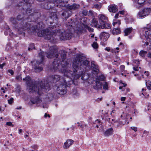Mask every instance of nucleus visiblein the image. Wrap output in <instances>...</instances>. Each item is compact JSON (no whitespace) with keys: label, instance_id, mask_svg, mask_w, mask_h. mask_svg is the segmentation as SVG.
Wrapping results in <instances>:
<instances>
[{"label":"nucleus","instance_id":"f257e3e1","mask_svg":"<svg viewBox=\"0 0 151 151\" xmlns=\"http://www.w3.org/2000/svg\"><path fill=\"white\" fill-rule=\"evenodd\" d=\"M58 51V48L56 46H53L50 48L49 52L46 53L42 52L39 54V57L40 58V61L34 60L31 62L33 65V68L34 69L35 71L36 72H40L42 70V68L39 65L42 63L44 59L45 55L49 58H51L55 56V59H54L50 69L54 71H56L59 68V65L60 62L61 64L63 67H65L67 65V63L65 61L66 57V53L65 51H62L60 53V55L62 61L59 60L58 58L59 55L56 54Z\"/></svg>","mask_w":151,"mask_h":151},{"label":"nucleus","instance_id":"f03ea898","mask_svg":"<svg viewBox=\"0 0 151 151\" xmlns=\"http://www.w3.org/2000/svg\"><path fill=\"white\" fill-rule=\"evenodd\" d=\"M89 65V61L86 59L85 56L81 55H77L73 60L72 66L73 72L66 69L65 70L64 74L72 78V80H76L81 76L82 80H87L89 76L88 74L85 73L84 70Z\"/></svg>","mask_w":151,"mask_h":151},{"label":"nucleus","instance_id":"7ed1b4c3","mask_svg":"<svg viewBox=\"0 0 151 151\" xmlns=\"http://www.w3.org/2000/svg\"><path fill=\"white\" fill-rule=\"evenodd\" d=\"M23 80L26 81L27 89L29 92L37 91L40 95L43 92H46L50 90V86L47 81H42L39 83L32 81L28 76L23 78Z\"/></svg>","mask_w":151,"mask_h":151},{"label":"nucleus","instance_id":"20e7f679","mask_svg":"<svg viewBox=\"0 0 151 151\" xmlns=\"http://www.w3.org/2000/svg\"><path fill=\"white\" fill-rule=\"evenodd\" d=\"M80 22V19H75L74 21L71 20L70 22H69L68 25L73 27L75 32L78 34L83 32L84 28L88 29L90 32H91L93 31V28L90 27L87 25L81 24Z\"/></svg>","mask_w":151,"mask_h":151},{"label":"nucleus","instance_id":"39448f33","mask_svg":"<svg viewBox=\"0 0 151 151\" xmlns=\"http://www.w3.org/2000/svg\"><path fill=\"white\" fill-rule=\"evenodd\" d=\"M56 35H58L61 40H67L71 39L72 33L69 29H67L63 32L60 30H58Z\"/></svg>","mask_w":151,"mask_h":151},{"label":"nucleus","instance_id":"423d86ee","mask_svg":"<svg viewBox=\"0 0 151 151\" xmlns=\"http://www.w3.org/2000/svg\"><path fill=\"white\" fill-rule=\"evenodd\" d=\"M65 76L66 77L64 78L62 80L63 81L62 82L60 85L58 86L57 89H65L66 86L70 85L73 83V81L72 80V78L69 76H66L64 74Z\"/></svg>","mask_w":151,"mask_h":151},{"label":"nucleus","instance_id":"0eeeda50","mask_svg":"<svg viewBox=\"0 0 151 151\" xmlns=\"http://www.w3.org/2000/svg\"><path fill=\"white\" fill-rule=\"evenodd\" d=\"M38 36L40 37L43 36L47 40H50L52 37V33L49 29L46 31L43 30L39 31L37 33Z\"/></svg>","mask_w":151,"mask_h":151},{"label":"nucleus","instance_id":"6e6552de","mask_svg":"<svg viewBox=\"0 0 151 151\" xmlns=\"http://www.w3.org/2000/svg\"><path fill=\"white\" fill-rule=\"evenodd\" d=\"M27 21V19L25 20L24 21L25 23V25H26V26H24L23 27L21 26L19 27V28H18V30L19 31H23L24 30H26V29H29V32H34L35 31H36L37 30L35 26H32V27H30V25L28 24V23H27L25 21Z\"/></svg>","mask_w":151,"mask_h":151},{"label":"nucleus","instance_id":"1a4fd4ad","mask_svg":"<svg viewBox=\"0 0 151 151\" xmlns=\"http://www.w3.org/2000/svg\"><path fill=\"white\" fill-rule=\"evenodd\" d=\"M151 11V9L150 8H145L139 12L138 15L140 17H143L148 15Z\"/></svg>","mask_w":151,"mask_h":151},{"label":"nucleus","instance_id":"9d476101","mask_svg":"<svg viewBox=\"0 0 151 151\" xmlns=\"http://www.w3.org/2000/svg\"><path fill=\"white\" fill-rule=\"evenodd\" d=\"M67 2L63 0H56L54 2V6L59 8L64 7L66 6Z\"/></svg>","mask_w":151,"mask_h":151},{"label":"nucleus","instance_id":"9b49d317","mask_svg":"<svg viewBox=\"0 0 151 151\" xmlns=\"http://www.w3.org/2000/svg\"><path fill=\"white\" fill-rule=\"evenodd\" d=\"M72 14L71 10L68 9L67 10L63 11L61 14L62 18L63 19H66L69 17Z\"/></svg>","mask_w":151,"mask_h":151},{"label":"nucleus","instance_id":"f8f14e48","mask_svg":"<svg viewBox=\"0 0 151 151\" xmlns=\"http://www.w3.org/2000/svg\"><path fill=\"white\" fill-rule=\"evenodd\" d=\"M30 101L33 104H36L37 106L42 102V100L40 97H35L31 98Z\"/></svg>","mask_w":151,"mask_h":151},{"label":"nucleus","instance_id":"ddd939ff","mask_svg":"<svg viewBox=\"0 0 151 151\" xmlns=\"http://www.w3.org/2000/svg\"><path fill=\"white\" fill-rule=\"evenodd\" d=\"M143 31V34L146 38L151 39V27L149 28H145Z\"/></svg>","mask_w":151,"mask_h":151},{"label":"nucleus","instance_id":"4468645a","mask_svg":"<svg viewBox=\"0 0 151 151\" xmlns=\"http://www.w3.org/2000/svg\"><path fill=\"white\" fill-rule=\"evenodd\" d=\"M80 7V5L76 3H74L71 5H68L66 6L67 8L70 10H76L78 9Z\"/></svg>","mask_w":151,"mask_h":151},{"label":"nucleus","instance_id":"2eb2a0df","mask_svg":"<svg viewBox=\"0 0 151 151\" xmlns=\"http://www.w3.org/2000/svg\"><path fill=\"white\" fill-rule=\"evenodd\" d=\"M91 68L93 72L96 74H98L99 73V70L98 65L96 64L95 62L92 61L91 62Z\"/></svg>","mask_w":151,"mask_h":151},{"label":"nucleus","instance_id":"dca6fc26","mask_svg":"<svg viewBox=\"0 0 151 151\" xmlns=\"http://www.w3.org/2000/svg\"><path fill=\"white\" fill-rule=\"evenodd\" d=\"M100 35L101 36V38L104 41H106L110 36L109 33L104 32H102L101 33Z\"/></svg>","mask_w":151,"mask_h":151},{"label":"nucleus","instance_id":"f3484780","mask_svg":"<svg viewBox=\"0 0 151 151\" xmlns=\"http://www.w3.org/2000/svg\"><path fill=\"white\" fill-rule=\"evenodd\" d=\"M74 141L71 139H68L64 143L63 145V148L65 149H67L69 147L72 145Z\"/></svg>","mask_w":151,"mask_h":151},{"label":"nucleus","instance_id":"a211bd4d","mask_svg":"<svg viewBox=\"0 0 151 151\" xmlns=\"http://www.w3.org/2000/svg\"><path fill=\"white\" fill-rule=\"evenodd\" d=\"M98 18L99 22L100 24H103L104 22H106L107 20V18L106 16L103 14L99 15Z\"/></svg>","mask_w":151,"mask_h":151},{"label":"nucleus","instance_id":"6ab92c4d","mask_svg":"<svg viewBox=\"0 0 151 151\" xmlns=\"http://www.w3.org/2000/svg\"><path fill=\"white\" fill-rule=\"evenodd\" d=\"M113 129L112 128L108 129L104 133V135L106 137L111 135L113 133Z\"/></svg>","mask_w":151,"mask_h":151},{"label":"nucleus","instance_id":"aec40b11","mask_svg":"<svg viewBox=\"0 0 151 151\" xmlns=\"http://www.w3.org/2000/svg\"><path fill=\"white\" fill-rule=\"evenodd\" d=\"M91 25L93 27H95L98 28H100L101 24H98V21L95 19H93L92 20Z\"/></svg>","mask_w":151,"mask_h":151},{"label":"nucleus","instance_id":"412c9836","mask_svg":"<svg viewBox=\"0 0 151 151\" xmlns=\"http://www.w3.org/2000/svg\"><path fill=\"white\" fill-rule=\"evenodd\" d=\"M108 9L110 12L113 13H115L118 11L115 5H112L109 6L108 7Z\"/></svg>","mask_w":151,"mask_h":151},{"label":"nucleus","instance_id":"4be33fe9","mask_svg":"<svg viewBox=\"0 0 151 151\" xmlns=\"http://www.w3.org/2000/svg\"><path fill=\"white\" fill-rule=\"evenodd\" d=\"M102 83L98 80L96 81V84L93 86V88L95 89L99 90L102 88Z\"/></svg>","mask_w":151,"mask_h":151},{"label":"nucleus","instance_id":"5701e85b","mask_svg":"<svg viewBox=\"0 0 151 151\" xmlns=\"http://www.w3.org/2000/svg\"><path fill=\"white\" fill-rule=\"evenodd\" d=\"M50 78L52 79L53 82H56L60 80V76L58 75H52Z\"/></svg>","mask_w":151,"mask_h":151},{"label":"nucleus","instance_id":"b1692460","mask_svg":"<svg viewBox=\"0 0 151 151\" xmlns=\"http://www.w3.org/2000/svg\"><path fill=\"white\" fill-rule=\"evenodd\" d=\"M100 28L101 29H109L110 28V26L109 24L108 23L104 22L102 24H101Z\"/></svg>","mask_w":151,"mask_h":151},{"label":"nucleus","instance_id":"393cba45","mask_svg":"<svg viewBox=\"0 0 151 151\" xmlns=\"http://www.w3.org/2000/svg\"><path fill=\"white\" fill-rule=\"evenodd\" d=\"M112 33L114 35H118L120 33V30L119 28H114L112 31Z\"/></svg>","mask_w":151,"mask_h":151},{"label":"nucleus","instance_id":"a878e982","mask_svg":"<svg viewBox=\"0 0 151 151\" xmlns=\"http://www.w3.org/2000/svg\"><path fill=\"white\" fill-rule=\"evenodd\" d=\"M132 31V27L128 28L125 29L124 31L125 35L127 36Z\"/></svg>","mask_w":151,"mask_h":151},{"label":"nucleus","instance_id":"bb28decb","mask_svg":"<svg viewBox=\"0 0 151 151\" xmlns=\"http://www.w3.org/2000/svg\"><path fill=\"white\" fill-rule=\"evenodd\" d=\"M58 93L60 95H63L66 93V89H57Z\"/></svg>","mask_w":151,"mask_h":151},{"label":"nucleus","instance_id":"cd10ccee","mask_svg":"<svg viewBox=\"0 0 151 151\" xmlns=\"http://www.w3.org/2000/svg\"><path fill=\"white\" fill-rule=\"evenodd\" d=\"M125 123V122L124 123L123 121H120V120L115 122V124H116L117 127H121L122 125H124Z\"/></svg>","mask_w":151,"mask_h":151},{"label":"nucleus","instance_id":"c85d7f7f","mask_svg":"<svg viewBox=\"0 0 151 151\" xmlns=\"http://www.w3.org/2000/svg\"><path fill=\"white\" fill-rule=\"evenodd\" d=\"M50 17L53 20V21H54V20L56 21L57 20L58 17L56 13H53V14H52L51 16H50Z\"/></svg>","mask_w":151,"mask_h":151},{"label":"nucleus","instance_id":"c756f323","mask_svg":"<svg viewBox=\"0 0 151 151\" xmlns=\"http://www.w3.org/2000/svg\"><path fill=\"white\" fill-rule=\"evenodd\" d=\"M120 24L121 22L119 20H114L113 23V25L114 26H116L117 27H119Z\"/></svg>","mask_w":151,"mask_h":151},{"label":"nucleus","instance_id":"7c9ffc66","mask_svg":"<svg viewBox=\"0 0 151 151\" xmlns=\"http://www.w3.org/2000/svg\"><path fill=\"white\" fill-rule=\"evenodd\" d=\"M102 6L101 4L99 3L94 4L93 6V8H94L97 9H99Z\"/></svg>","mask_w":151,"mask_h":151},{"label":"nucleus","instance_id":"2f4dec72","mask_svg":"<svg viewBox=\"0 0 151 151\" xmlns=\"http://www.w3.org/2000/svg\"><path fill=\"white\" fill-rule=\"evenodd\" d=\"M42 22H40L38 23L36 26H35L37 30H39L42 29Z\"/></svg>","mask_w":151,"mask_h":151},{"label":"nucleus","instance_id":"473e14b6","mask_svg":"<svg viewBox=\"0 0 151 151\" xmlns=\"http://www.w3.org/2000/svg\"><path fill=\"white\" fill-rule=\"evenodd\" d=\"M147 53V51L144 50H141L139 52L140 55L142 57H145Z\"/></svg>","mask_w":151,"mask_h":151},{"label":"nucleus","instance_id":"72a5a7b5","mask_svg":"<svg viewBox=\"0 0 151 151\" xmlns=\"http://www.w3.org/2000/svg\"><path fill=\"white\" fill-rule=\"evenodd\" d=\"M105 79V77L104 75H101L99 76L96 80H98L99 82L104 81Z\"/></svg>","mask_w":151,"mask_h":151},{"label":"nucleus","instance_id":"f704fd0d","mask_svg":"<svg viewBox=\"0 0 151 151\" xmlns=\"http://www.w3.org/2000/svg\"><path fill=\"white\" fill-rule=\"evenodd\" d=\"M146 84L148 89L151 90V81H148L147 82H146Z\"/></svg>","mask_w":151,"mask_h":151},{"label":"nucleus","instance_id":"c9c22d12","mask_svg":"<svg viewBox=\"0 0 151 151\" xmlns=\"http://www.w3.org/2000/svg\"><path fill=\"white\" fill-rule=\"evenodd\" d=\"M54 97V96L53 95V94L52 93H49L47 95V98L50 100H51L53 99Z\"/></svg>","mask_w":151,"mask_h":151},{"label":"nucleus","instance_id":"e433bc0d","mask_svg":"<svg viewBox=\"0 0 151 151\" xmlns=\"http://www.w3.org/2000/svg\"><path fill=\"white\" fill-rule=\"evenodd\" d=\"M10 20L11 22L14 25L16 24L17 23L16 19L15 18H11Z\"/></svg>","mask_w":151,"mask_h":151},{"label":"nucleus","instance_id":"4c0bfd02","mask_svg":"<svg viewBox=\"0 0 151 151\" xmlns=\"http://www.w3.org/2000/svg\"><path fill=\"white\" fill-rule=\"evenodd\" d=\"M108 84L106 82L104 83L103 85V89L104 90H108Z\"/></svg>","mask_w":151,"mask_h":151},{"label":"nucleus","instance_id":"58836bf2","mask_svg":"<svg viewBox=\"0 0 151 151\" xmlns=\"http://www.w3.org/2000/svg\"><path fill=\"white\" fill-rule=\"evenodd\" d=\"M92 46L94 48H97L98 47V45L97 43L96 42H94L92 45Z\"/></svg>","mask_w":151,"mask_h":151},{"label":"nucleus","instance_id":"ea45409f","mask_svg":"<svg viewBox=\"0 0 151 151\" xmlns=\"http://www.w3.org/2000/svg\"><path fill=\"white\" fill-rule=\"evenodd\" d=\"M16 79L18 81H21L22 78L21 75L17 76L16 78Z\"/></svg>","mask_w":151,"mask_h":151},{"label":"nucleus","instance_id":"a19ab883","mask_svg":"<svg viewBox=\"0 0 151 151\" xmlns=\"http://www.w3.org/2000/svg\"><path fill=\"white\" fill-rule=\"evenodd\" d=\"M93 13L92 11L89 10V12H88L87 16H93Z\"/></svg>","mask_w":151,"mask_h":151},{"label":"nucleus","instance_id":"79ce46f5","mask_svg":"<svg viewBox=\"0 0 151 151\" xmlns=\"http://www.w3.org/2000/svg\"><path fill=\"white\" fill-rule=\"evenodd\" d=\"M23 15H19L17 17V19L18 20H20L22 19L23 18Z\"/></svg>","mask_w":151,"mask_h":151},{"label":"nucleus","instance_id":"37998d69","mask_svg":"<svg viewBox=\"0 0 151 151\" xmlns=\"http://www.w3.org/2000/svg\"><path fill=\"white\" fill-rule=\"evenodd\" d=\"M35 49V47L34 46V45L33 44H32L30 45V47H29L28 48V50H30V49Z\"/></svg>","mask_w":151,"mask_h":151},{"label":"nucleus","instance_id":"c03bdc74","mask_svg":"<svg viewBox=\"0 0 151 151\" xmlns=\"http://www.w3.org/2000/svg\"><path fill=\"white\" fill-rule=\"evenodd\" d=\"M26 3H28L30 4L32 3L33 2L34 0H23Z\"/></svg>","mask_w":151,"mask_h":151},{"label":"nucleus","instance_id":"a18cd8bd","mask_svg":"<svg viewBox=\"0 0 151 151\" xmlns=\"http://www.w3.org/2000/svg\"><path fill=\"white\" fill-rule=\"evenodd\" d=\"M88 12V11L87 10H85L82 11V13L84 15L86 16L87 15Z\"/></svg>","mask_w":151,"mask_h":151},{"label":"nucleus","instance_id":"49530a36","mask_svg":"<svg viewBox=\"0 0 151 151\" xmlns=\"http://www.w3.org/2000/svg\"><path fill=\"white\" fill-rule=\"evenodd\" d=\"M14 100L13 98H12L10 99H9L8 100V103L9 104H11L12 103L13 101Z\"/></svg>","mask_w":151,"mask_h":151},{"label":"nucleus","instance_id":"de8ad7c7","mask_svg":"<svg viewBox=\"0 0 151 151\" xmlns=\"http://www.w3.org/2000/svg\"><path fill=\"white\" fill-rule=\"evenodd\" d=\"M6 124L8 126H10L12 127H14V125L12 124L11 122H8L6 123Z\"/></svg>","mask_w":151,"mask_h":151},{"label":"nucleus","instance_id":"09e8293b","mask_svg":"<svg viewBox=\"0 0 151 151\" xmlns=\"http://www.w3.org/2000/svg\"><path fill=\"white\" fill-rule=\"evenodd\" d=\"M131 128L132 130L134 131L135 132H136L137 131V127H131Z\"/></svg>","mask_w":151,"mask_h":151},{"label":"nucleus","instance_id":"8fccbe9b","mask_svg":"<svg viewBox=\"0 0 151 151\" xmlns=\"http://www.w3.org/2000/svg\"><path fill=\"white\" fill-rule=\"evenodd\" d=\"M120 69L122 71H123L124 69L125 66L124 65H121L120 66Z\"/></svg>","mask_w":151,"mask_h":151},{"label":"nucleus","instance_id":"3c124183","mask_svg":"<svg viewBox=\"0 0 151 151\" xmlns=\"http://www.w3.org/2000/svg\"><path fill=\"white\" fill-rule=\"evenodd\" d=\"M8 71L12 75H14V72L12 70H8Z\"/></svg>","mask_w":151,"mask_h":151},{"label":"nucleus","instance_id":"603ef678","mask_svg":"<svg viewBox=\"0 0 151 151\" xmlns=\"http://www.w3.org/2000/svg\"><path fill=\"white\" fill-rule=\"evenodd\" d=\"M133 69L135 71H138V68L137 67H133Z\"/></svg>","mask_w":151,"mask_h":151},{"label":"nucleus","instance_id":"864d4df0","mask_svg":"<svg viewBox=\"0 0 151 151\" xmlns=\"http://www.w3.org/2000/svg\"><path fill=\"white\" fill-rule=\"evenodd\" d=\"M134 63H136L137 65H138L139 64V61L137 60H135Z\"/></svg>","mask_w":151,"mask_h":151},{"label":"nucleus","instance_id":"5fc2aeb1","mask_svg":"<svg viewBox=\"0 0 151 151\" xmlns=\"http://www.w3.org/2000/svg\"><path fill=\"white\" fill-rule=\"evenodd\" d=\"M147 56L148 57L151 58V52H149Z\"/></svg>","mask_w":151,"mask_h":151},{"label":"nucleus","instance_id":"6e6d98bb","mask_svg":"<svg viewBox=\"0 0 151 151\" xmlns=\"http://www.w3.org/2000/svg\"><path fill=\"white\" fill-rule=\"evenodd\" d=\"M31 11V12H32V10H30V9H28L27 10V14H28V13H31V12H30V11Z\"/></svg>","mask_w":151,"mask_h":151},{"label":"nucleus","instance_id":"4d7b16f0","mask_svg":"<svg viewBox=\"0 0 151 151\" xmlns=\"http://www.w3.org/2000/svg\"><path fill=\"white\" fill-rule=\"evenodd\" d=\"M5 65V63H3L2 64L0 65V68H2L3 66Z\"/></svg>","mask_w":151,"mask_h":151},{"label":"nucleus","instance_id":"13d9d810","mask_svg":"<svg viewBox=\"0 0 151 151\" xmlns=\"http://www.w3.org/2000/svg\"><path fill=\"white\" fill-rule=\"evenodd\" d=\"M142 77H143V75H141V76H138V77H137V79L139 80H141Z\"/></svg>","mask_w":151,"mask_h":151},{"label":"nucleus","instance_id":"bf43d9fd","mask_svg":"<svg viewBox=\"0 0 151 151\" xmlns=\"http://www.w3.org/2000/svg\"><path fill=\"white\" fill-rule=\"evenodd\" d=\"M77 123L78 124V126L79 127H80L81 128L83 127V125L81 124L79 122H78Z\"/></svg>","mask_w":151,"mask_h":151},{"label":"nucleus","instance_id":"052dcab7","mask_svg":"<svg viewBox=\"0 0 151 151\" xmlns=\"http://www.w3.org/2000/svg\"><path fill=\"white\" fill-rule=\"evenodd\" d=\"M44 116L45 118L47 117V116H48L49 117H50V116L49 114H48L46 113H45V114Z\"/></svg>","mask_w":151,"mask_h":151},{"label":"nucleus","instance_id":"680f3d73","mask_svg":"<svg viewBox=\"0 0 151 151\" xmlns=\"http://www.w3.org/2000/svg\"><path fill=\"white\" fill-rule=\"evenodd\" d=\"M32 147L35 149H37V146L36 145H34L32 146Z\"/></svg>","mask_w":151,"mask_h":151},{"label":"nucleus","instance_id":"e2e57ef3","mask_svg":"<svg viewBox=\"0 0 151 151\" xmlns=\"http://www.w3.org/2000/svg\"><path fill=\"white\" fill-rule=\"evenodd\" d=\"M125 99H126V98L125 97H122L121 98V100L122 101H125Z\"/></svg>","mask_w":151,"mask_h":151},{"label":"nucleus","instance_id":"0e129e2a","mask_svg":"<svg viewBox=\"0 0 151 151\" xmlns=\"http://www.w3.org/2000/svg\"><path fill=\"white\" fill-rule=\"evenodd\" d=\"M119 15V14L118 13L116 14L115 16V18L116 19L118 17Z\"/></svg>","mask_w":151,"mask_h":151},{"label":"nucleus","instance_id":"69168bd1","mask_svg":"<svg viewBox=\"0 0 151 151\" xmlns=\"http://www.w3.org/2000/svg\"><path fill=\"white\" fill-rule=\"evenodd\" d=\"M132 73H134V76H137L138 75V74L137 73H135V72H134V71H133L132 72Z\"/></svg>","mask_w":151,"mask_h":151},{"label":"nucleus","instance_id":"338daca9","mask_svg":"<svg viewBox=\"0 0 151 151\" xmlns=\"http://www.w3.org/2000/svg\"><path fill=\"white\" fill-rule=\"evenodd\" d=\"M43 108H47L48 107V106H46L45 105H44V104H43Z\"/></svg>","mask_w":151,"mask_h":151},{"label":"nucleus","instance_id":"774afa93","mask_svg":"<svg viewBox=\"0 0 151 151\" xmlns=\"http://www.w3.org/2000/svg\"><path fill=\"white\" fill-rule=\"evenodd\" d=\"M119 13L121 14H124V12L123 11H120L119 12Z\"/></svg>","mask_w":151,"mask_h":151}]
</instances>
